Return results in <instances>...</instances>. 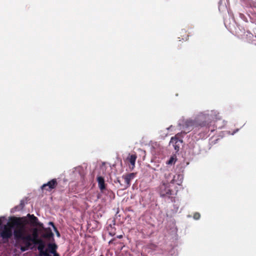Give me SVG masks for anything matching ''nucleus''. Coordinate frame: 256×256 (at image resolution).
I'll return each mask as SVG.
<instances>
[{
	"label": "nucleus",
	"mask_w": 256,
	"mask_h": 256,
	"mask_svg": "<svg viewBox=\"0 0 256 256\" xmlns=\"http://www.w3.org/2000/svg\"><path fill=\"white\" fill-rule=\"evenodd\" d=\"M208 117V114H202L199 115L195 120H186L184 121L182 124H180L182 126V130L180 133L182 134H185L190 132L194 128H198L200 126L201 128H207L210 122Z\"/></svg>",
	"instance_id": "f257e3e1"
},
{
	"label": "nucleus",
	"mask_w": 256,
	"mask_h": 256,
	"mask_svg": "<svg viewBox=\"0 0 256 256\" xmlns=\"http://www.w3.org/2000/svg\"><path fill=\"white\" fill-rule=\"evenodd\" d=\"M28 222L24 217H14V221L12 224L14 228V236L16 242H19L20 240L24 236L25 234V226Z\"/></svg>",
	"instance_id": "f03ea898"
},
{
	"label": "nucleus",
	"mask_w": 256,
	"mask_h": 256,
	"mask_svg": "<svg viewBox=\"0 0 256 256\" xmlns=\"http://www.w3.org/2000/svg\"><path fill=\"white\" fill-rule=\"evenodd\" d=\"M36 238H38L36 232L34 233L33 236L30 234H26L21 238L19 242H16L20 246V250L22 252L28 250L32 245V243L34 244Z\"/></svg>",
	"instance_id": "7ed1b4c3"
},
{
	"label": "nucleus",
	"mask_w": 256,
	"mask_h": 256,
	"mask_svg": "<svg viewBox=\"0 0 256 256\" xmlns=\"http://www.w3.org/2000/svg\"><path fill=\"white\" fill-rule=\"evenodd\" d=\"M170 183L162 182L158 188V192L161 197L170 198L171 196L174 194V192L172 188Z\"/></svg>",
	"instance_id": "20e7f679"
},
{
	"label": "nucleus",
	"mask_w": 256,
	"mask_h": 256,
	"mask_svg": "<svg viewBox=\"0 0 256 256\" xmlns=\"http://www.w3.org/2000/svg\"><path fill=\"white\" fill-rule=\"evenodd\" d=\"M14 217L10 218L9 222L4 227V229L0 234V236L3 239L8 240L12 236V230L14 227H12V222L14 221Z\"/></svg>",
	"instance_id": "39448f33"
},
{
	"label": "nucleus",
	"mask_w": 256,
	"mask_h": 256,
	"mask_svg": "<svg viewBox=\"0 0 256 256\" xmlns=\"http://www.w3.org/2000/svg\"><path fill=\"white\" fill-rule=\"evenodd\" d=\"M164 178L166 180V182L170 183L171 184L176 182L178 184L180 185L182 182V175L172 176V174L168 170L165 172Z\"/></svg>",
	"instance_id": "423d86ee"
},
{
	"label": "nucleus",
	"mask_w": 256,
	"mask_h": 256,
	"mask_svg": "<svg viewBox=\"0 0 256 256\" xmlns=\"http://www.w3.org/2000/svg\"><path fill=\"white\" fill-rule=\"evenodd\" d=\"M182 135L181 134L178 133L174 137L171 138L170 142V144L172 145L176 152L179 150L180 146L182 142V140L180 139Z\"/></svg>",
	"instance_id": "0eeeda50"
},
{
	"label": "nucleus",
	"mask_w": 256,
	"mask_h": 256,
	"mask_svg": "<svg viewBox=\"0 0 256 256\" xmlns=\"http://www.w3.org/2000/svg\"><path fill=\"white\" fill-rule=\"evenodd\" d=\"M58 186V182L56 178H54L48 182L46 184H44L41 188L42 190H45L48 192H51L54 189Z\"/></svg>",
	"instance_id": "6e6552de"
},
{
	"label": "nucleus",
	"mask_w": 256,
	"mask_h": 256,
	"mask_svg": "<svg viewBox=\"0 0 256 256\" xmlns=\"http://www.w3.org/2000/svg\"><path fill=\"white\" fill-rule=\"evenodd\" d=\"M27 217L28 218V220H27V221L28 222L27 224H30L34 226H40L42 225V224L38 222V218L34 214H28L27 215Z\"/></svg>",
	"instance_id": "1a4fd4ad"
},
{
	"label": "nucleus",
	"mask_w": 256,
	"mask_h": 256,
	"mask_svg": "<svg viewBox=\"0 0 256 256\" xmlns=\"http://www.w3.org/2000/svg\"><path fill=\"white\" fill-rule=\"evenodd\" d=\"M134 173L126 174L122 176V178L124 180L126 188L130 186V181L134 178Z\"/></svg>",
	"instance_id": "9d476101"
},
{
	"label": "nucleus",
	"mask_w": 256,
	"mask_h": 256,
	"mask_svg": "<svg viewBox=\"0 0 256 256\" xmlns=\"http://www.w3.org/2000/svg\"><path fill=\"white\" fill-rule=\"evenodd\" d=\"M137 158V156L136 154H129L126 158V160L129 162L130 164V168L131 170H133L135 166V163Z\"/></svg>",
	"instance_id": "9b49d317"
},
{
	"label": "nucleus",
	"mask_w": 256,
	"mask_h": 256,
	"mask_svg": "<svg viewBox=\"0 0 256 256\" xmlns=\"http://www.w3.org/2000/svg\"><path fill=\"white\" fill-rule=\"evenodd\" d=\"M97 182L99 188L102 192H103L106 188L104 178L102 176H98L97 177Z\"/></svg>",
	"instance_id": "f8f14e48"
},
{
	"label": "nucleus",
	"mask_w": 256,
	"mask_h": 256,
	"mask_svg": "<svg viewBox=\"0 0 256 256\" xmlns=\"http://www.w3.org/2000/svg\"><path fill=\"white\" fill-rule=\"evenodd\" d=\"M37 238H36L34 244H38V250H44V248H45V244L44 242L42 241V240L40 239H38Z\"/></svg>",
	"instance_id": "ddd939ff"
},
{
	"label": "nucleus",
	"mask_w": 256,
	"mask_h": 256,
	"mask_svg": "<svg viewBox=\"0 0 256 256\" xmlns=\"http://www.w3.org/2000/svg\"><path fill=\"white\" fill-rule=\"evenodd\" d=\"M54 236V234L52 232L50 228L46 230V232L42 235V237L44 238H50Z\"/></svg>",
	"instance_id": "4468645a"
},
{
	"label": "nucleus",
	"mask_w": 256,
	"mask_h": 256,
	"mask_svg": "<svg viewBox=\"0 0 256 256\" xmlns=\"http://www.w3.org/2000/svg\"><path fill=\"white\" fill-rule=\"evenodd\" d=\"M108 233L111 236H114L116 234V229L114 227L110 225L108 228Z\"/></svg>",
	"instance_id": "2eb2a0df"
},
{
	"label": "nucleus",
	"mask_w": 256,
	"mask_h": 256,
	"mask_svg": "<svg viewBox=\"0 0 256 256\" xmlns=\"http://www.w3.org/2000/svg\"><path fill=\"white\" fill-rule=\"evenodd\" d=\"M40 256H50V254L48 252V250H38Z\"/></svg>",
	"instance_id": "dca6fc26"
},
{
	"label": "nucleus",
	"mask_w": 256,
	"mask_h": 256,
	"mask_svg": "<svg viewBox=\"0 0 256 256\" xmlns=\"http://www.w3.org/2000/svg\"><path fill=\"white\" fill-rule=\"evenodd\" d=\"M176 162V158L174 156H171L168 160L166 162V164H174Z\"/></svg>",
	"instance_id": "f3484780"
},
{
	"label": "nucleus",
	"mask_w": 256,
	"mask_h": 256,
	"mask_svg": "<svg viewBox=\"0 0 256 256\" xmlns=\"http://www.w3.org/2000/svg\"><path fill=\"white\" fill-rule=\"evenodd\" d=\"M200 215L199 213L196 212L194 215V218L195 220H198L200 218Z\"/></svg>",
	"instance_id": "a211bd4d"
},
{
	"label": "nucleus",
	"mask_w": 256,
	"mask_h": 256,
	"mask_svg": "<svg viewBox=\"0 0 256 256\" xmlns=\"http://www.w3.org/2000/svg\"><path fill=\"white\" fill-rule=\"evenodd\" d=\"M54 232H56V236H57L58 237H60V232L58 231V229L56 228V227H54Z\"/></svg>",
	"instance_id": "6ab92c4d"
},
{
	"label": "nucleus",
	"mask_w": 256,
	"mask_h": 256,
	"mask_svg": "<svg viewBox=\"0 0 256 256\" xmlns=\"http://www.w3.org/2000/svg\"><path fill=\"white\" fill-rule=\"evenodd\" d=\"M20 206H22V208H23L24 206V202L22 201H21Z\"/></svg>",
	"instance_id": "aec40b11"
},
{
	"label": "nucleus",
	"mask_w": 256,
	"mask_h": 256,
	"mask_svg": "<svg viewBox=\"0 0 256 256\" xmlns=\"http://www.w3.org/2000/svg\"><path fill=\"white\" fill-rule=\"evenodd\" d=\"M50 224L52 225L54 228V227H56L54 224L52 222H50Z\"/></svg>",
	"instance_id": "412c9836"
},
{
	"label": "nucleus",
	"mask_w": 256,
	"mask_h": 256,
	"mask_svg": "<svg viewBox=\"0 0 256 256\" xmlns=\"http://www.w3.org/2000/svg\"><path fill=\"white\" fill-rule=\"evenodd\" d=\"M188 35H186V36L185 38H182V39L183 40H186L188 39Z\"/></svg>",
	"instance_id": "4be33fe9"
},
{
	"label": "nucleus",
	"mask_w": 256,
	"mask_h": 256,
	"mask_svg": "<svg viewBox=\"0 0 256 256\" xmlns=\"http://www.w3.org/2000/svg\"><path fill=\"white\" fill-rule=\"evenodd\" d=\"M117 238H122V235L118 236Z\"/></svg>",
	"instance_id": "5701e85b"
},
{
	"label": "nucleus",
	"mask_w": 256,
	"mask_h": 256,
	"mask_svg": "<svg viewBox=\"0 0 256 256\" xmlns=\"http://www.w3.org/2000/svg\"><path fill=\"white\" fill-rule=\"evenodd\" d=\"M183 32H185V31H184V30H182V32H181V33H182Z\"/></svg>",
	"instance_id": "b1692460"
},
{
	"label": "nucleus",
	"mask_w": 256,
	"mask_h": 256,
	"mask_svg": "<svg viewBox=\"0 0 256 256\" xmlns=\"http://www.w3.org/2000/svg\"><path fill=\"white\" fill-rule=\"evenodd\" d=\"M102 256V255H101V256Z\"/></svg>",
	"instance_id": "393cba45"
}]
</instances>
